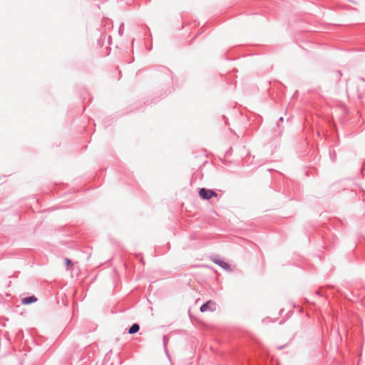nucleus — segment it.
<instances>
[{
    "label": "nucleus",
    "mask_w": 365,
    "mask_h": 365,
    "mask_svg": "<svg viewBox=\"0 0 365 365\" xmlns=\"http://www.w3.org/2000/svg\"><path fill=\"white\" fill-rule=\"evenodd\" d=\"M212 261L216 264L219 265L220 267H221L222 268H223V269H225L226 270H230V265L227 262H224V261H222L221 259H214Z\"/></svg>",
    "instance_id": "7ed1b4c3"
},
{
    "label": "nucleus",
    "mask_w": 365,
    "mask_h": 365,
    "mask_svg": "<svg viewBox=\"0 0 365 365\" xmlns=\"http://www.w3.org/2000/svg\"><path fill=\"white\" fill-rule=\"evenodd\" d=\"M71 263V260L69 259H66V264L67 266H68Z\"/></svg>",
    "instance_id": "423d86ee"
},
{
    "label": "nucleus",
    "mask_w": 365,
    "mask_h": 365,
    "mask_svg": "<svg viewBox=\"0 0 365 365\" xmlns=\"http://www.w3.org/2000/svg\"><path fill=\"white\" fill-rule=\"evenodd\" d=\"M140 330V326L138 324H133L129 329L128 333L130 334H133L137 333Z\"/></svg>",
    "instance_id": "39448f33"
},
{
    "label": "nucleus",
    "mask_w": 365,
    "mask_h": 365,
    "mask_svg": "<svg viewBox=\"0 0 365 365\" xmlns=\"http://www.w3.org/2000/svg\"><path fill=\"white\" fill-rule=\"evenodd\" d=\"M200 196L205 200H209L212 198V197H216L217 193L211 190H207L206 188H201L199 191Z\"/></svg>",
    "instance_id": "f257e3e1"
},
{
    "label": "nucleus",
    "mask_w": 365,
    "mask_h": 365,
    "mask_svg": "<svg viewBox=\"0 0 365 365\" xmlns=\"http://www.w3.org/2000/svg\"><path fill=\"white\" fill-rule=\"evenodd\" d=\"M365 169V163L363 165L362 170Z\"/></svg>",
    "instance_id": "0eeeda50"
},
{
    "label": "nucleus",
    "mask_w": 365,
    "mask_h": 365,
    "mask_svg": "<svg viewBox=\"0 0 365 365\" xmlns=\"http://www.w3.org/2000/svg\"><path fill=\"white\" fill-rule=\"evenodd\" d=\"M215 309H216V304H215V302H214L212 300H209L208 302L204 303L200 307V310L201 312H207V311H214Z\"/></svg>",
    "instance_id": "f03ea898"
},
{
    "label": "nucleus",
    "mask_w": 365,
    "mask_h": 365,
    "mask_svg": "<svg viewBox=\"0 0 365 365\" xmlns=\"http://www.w3.org/2000/svg\"><path fill=\"white\" fill-rule=\"evenodd\" d=\"M37 301L35 296L26 297L22 299L21 302L23 304H29Z\"/></svg>",
    "instance_id": "20e7f679"
},
{
    "label": "nucleus",
    "mask_w": 365,
    "mask_h": 365,
    "mask_svg": "<svg viewBox=\"0 0 365 365\" xmlns=\"http://www.w3.org/2000/svg\"><path fill=\"white\" fill-rule=\"evenodd\" d=\"M282 120H283V118L282 117L279 118V121H282Z\"/></svg>",
    "instance_id": "6e6552de"
}]
</instances>
